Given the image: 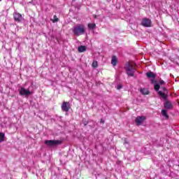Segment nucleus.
Returning <instances> with one entry per match:
<instances>
[{"instance_id":"obj_16","label":"nucleus","mask_w":179,"mask_h":179,"mask_svg":"<svg viewBox=\"0 0 179 179\" xmlns=\"http://www.w3.org/2000/svg\"><path fill=\"white\" fill-rule=\"evenodd\" d=\"M162 116H163V117H165V118H166V120H168V118H169V115H167V110H162Z\"/></svg>"},{"instance_id":"obj_18","label":"nucleus","mask_w":179,"mask_h":179,"mask_svg":"<svg viewBox=\"0 0 179 179\" xmlns=\"http://www.w3.org/2000/svg\"><path fill=\"white\" fill-rule=\"evenodd\" d=\"M97 66H99V64L97 63V61H94L92 62V67L93 68H97Z\"/></svg>"},{"instance_id":"obj_1","label":"nucleus","mask_w":179,"mask_h":179,"mask_svg":"<svg viewBox=\"0 0 179 179\" xmlns=\"http://www.w3.org/2000/svg\"><path fill=\"white\" fill-rule=\"evenodd\" d=\"M154 89L155 92H157V94H159V96H160V97H162V99H163V100H167V94L169 92H167V90L166 89V87H160V84L156 83L154 85Z\"/></svg>"},{"instance_id":"obj_13","label":"nucleus","mask_w":179,"mask_h":179,"mask_svg":"<svg viewBox=\"0 0 179 179\" xmlns=\"http://www.w3.org/2000/svg\"><path fill=\"white\" fill-rule=\"evenodd\" d=\"M78 52H85L86 51V46L85 45H80L78 48Z\"/></svg>"},{"instance_id":"obj_11","label":"nucleus","mask_w":179,"mask_h":179,"mask_svg":"<svg viewBox=\"0 0 179 179\" xmlns=\"http://www.w3.org/2000/svg\"><path fill=\"white\" fill-rule=\"evenodd\" d=\"M164 106L166 110H171V108H173V104L169 101H165Z\"/></svg>"},{"instance_id":"obj_3","label":"nucleus","mask_w":179,"mask_h":179,"mask_svg":"<svg viewBox=\"0 0 179 179\" xmlns=\"http://www.w3.org/2000/svg\"><path fill=\"white\" fill-rule=\"evenodd\" d=\"M31 87H33V83H31L30 85L27 89L24 87H22L20 90V95L30 96V94H33Z\"/></svg>"},{"instance_id":"obj_15","label":"nucleus","mask_w":179,"mask_h":179,"mask_svg":"<svg viewBox=\"0 0 179 179\" xmlns=\"http://www.w3.org/2000/svg\"><path fill=\"white\" fill-rule=\"evenodd\" d=\"M88 29H90V30H93L94 29H96V24L94 23L88 24Z\"/></svg>"},{"instance_id":"obj_2","label":"nucleus","mask_w":179,"mask_h":179,"mask_svg":"<svg viewBox=\"0 0 179 179\" xmlns=\"http://www.w3.org/2000/svg\"><path fill=\"white\" fill-rule=\"evenodd\" d=\"M72 31L74 36H82L85 31H86V28L85 27V25L78 24L77 26L73 28Z\"/></svg>"},{"instance_id":"obj_19","label":"nucleus","mask_w":179,"mask_h":179,"mask_svg":"<svg viewBox=\"0 0 179 179\" xmlns=\"http://www.w3.org/2000/svg\"><path fill=\"white\" fill-rule=\"evenodd\" d=\"M52 22L53 23H57V22H58V17L57 15H54Z\"/></svg>"},{"instance_id":"obj_12","label":"nucleus","mask_w":179,"mask_h":179,"mask_svg":"<svg viewBox=\"0 0 179 179\" xmlns=\"http://www.w3.org/2000/svg\"><path fill=\"white\" fill-rule=\"evenodd\" d=\"M140 92L141 93V94H149L150 92L149 90H148L147 88H141Z\"/></svg>"},{"instance_id":"obj_24","label":"nucleus","mask_w":179,"mask_h":179,"mask_svg":"<svg viewBox=\"0 0 179 179\" xmlns=\"http://www.w3.org/2000/svg\"><path fill=\"white\" fill-rule=\"evenodd\" d=\"M96 17H97V15H94V18L96 19Z\"/></svg>"},{"instance_id":"obj_4","label":"nucleus","mask_w":179,"mask_h":179,"mask_svg":"<svg viewBox=\"0 0 179 179\" xmlns=\"http://www.w3.org/2000/svg\"><path fill=\"white\" fill-rule=\"evenodd\" d=\"M62 142L59 140H45V145L47 146H58L61 145Z\"/></svg>"},{"instance_id":"obj_5","label":"nucleus","mask_w":179,"mask_h":179,"mask_svg":"<svg viewBox=\"0 0 179 179\" xmlns=\"http://www.w3.org/2000/svg\"><path fill=\"white\" fill-rule=\"evenodd\" d=\"M136 69L131 66V64H128L126 66V73L128 76H134V73L136 72Z\"/></svg>"},{"instance_id":"obj_17","label":"nucleus","mask_w":179,"mask_h":179,"mask_svg":"<svg viewBox=\"0 0 179 179\" xmlns=\"http://www.w3.org/2000/svg\"><path fill=\"white\" fill-rule=\"evenodd\" d=\"M5 141V134L0 133V142H3Z\"/></svg>"},{"instance_id":"obj_25","label":"nucleus","mask_w":179,"mask_h":179,"mask_svg":"<svg viewBox=\"0 0 179 179\" xmlns=\"http://www.w3.org/2000/svg\"><path fill=\"white\" fill-rule=\"evenodd\" d=\"M1 1H2V0H0V2H1Z\"/></svg>"},{"instance_id":"obj_20","label":"nucleus","mask_w":179,"mask_h":179,"mask_svg":"<svg viewBox=\"0 0 179 179\" xmlns=\"http://www.w3.org/2000/svg\"><path fill=\"white\" fill-rule=\"evenodd\" d=\"M158 85H164V81L163 80H159Z\"/></svg>"},{"instance_id":"obj_22","label":"nucleus","mask_w":179,"mask_h":179,"mask_svg":"<svg viewBox=\"0 0 179 179\" xmlns=\"http://www.w3.org/2000/svg\"><path fill=\"white\" fill-rule=\"evenodd\" d=\"M101 122H102V124H104V120L101 119Z\"/></svg>"},{"instance_id":"obj_10","label":"nucleus","mask_w":179,"mask_h":179,"mask_svg":"<svg viewBox=\"0 0 179 179\" xmlns=\"http://www.w3.org/2000/svg\"><path fill=\"white\" fill-rule=\"evenodd\" d=\"M145 117L144 116H138L136 118V125H141L143 121H145Z\"/></svg>"},{"instance_id":"obj_8","label":"nucleus","mask_w":179,"mask_h":179,"mask_svg":"<svg viewBox=\"0 0 179 179\" xmlns=\"http://www.w3.org/2000/svg\"><path fill=\"white\" fill-rule=\"evenodd\" d=\"M69 108H71V104L69 103V102L64 101L62 105V111H64L65 113H68V111H69Z\"/></svg>"},{"instance_id":"obj_9","label":"nucleus","mask_w":179,"mask_h":179,"mask_svg":"<svg viewBox=\"0 0 179 179\" xmlns=\"http://www.w3.org/2000/svg\"><path fill=\"white\" fill-rule=\"evenodd\" d=\"M13 18L15 22H17V23H20V22H22L23 19V17H22L21 14L19 13H14Z\"/></svg>"},{"instance_id":"obj_14","label":"nucleus","mask_w":179,"mask_h":179,"mask_svg":"<svg viewBox=\"0 0 179 179\" xmlns=\"http://www.w3.org/2000/svg\"><path fill=\"white\" fill-rule=\"evenodd\" d=\"M111 64L113 65V66H115L117 65V57L113 56L111 59Z\"/></svg>"},{"instance_id":"obj_23","label":"nucleus","mask_w":179,"mask_h":179,"mask_svg":"<svg viewBox=\"0 0 179 179\" xmlns=\"http://www.w3.org/2000/svg\"><path fill=\"white\" fill-rule=\"evenodd\" d=\"M124 143L128 144V141H124Z\"/></svg>"},{"instance_id":"obj_21","label":"nucleus","mask_w":179,"mask_h":179,"mask_svg":"<svg viewBox=\"0 0 179 179\" xmlns=\"http://www.w3.org/2000/svg\"><path fill=\"white\" fill-rule=\"evenodd\" d=\"M120 89H122V85H118L117 86V90H120Z\"/></svg>"},{"instance_id":"obj_7","label":"nucleus","mask_w":179,"mask_h":179,"mask_svg":"<svg viewBox=\"0 0 179 179\" xmlns=\"http://www.w3.org/2000/svg\"><path fill=\"white\" fill-rule=\"evenodd\" d=\"M141 25L144 27H150V26H152V20L149 18H143L141 22Z\"/></svg>"},{"instance_id":"obj_6","label":"nucleus","mask_w":179,"mask_h":179,"mask_svg":"<svg viewBox=\"0 0 179 179\" xmlns=\"http://www.w3.org/2000/svg\"><path fill=\"white\" fill-rule=\"evenodd\" d=\"M147 78L148 79H151V83L153 84V83H156V74H155V73L152 72V71H149V72H147L145 73Z\"/></svg>"}]
</instances>
